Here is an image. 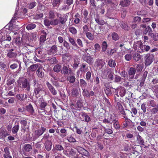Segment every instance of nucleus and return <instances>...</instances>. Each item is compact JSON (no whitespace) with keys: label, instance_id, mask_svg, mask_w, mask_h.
<instances>
[{"label":"nucleus","instance_id":"f257e3e1","mask_svg":"<svg viewBox=\"0 0 158 158\" xmlns=\"http://www.w3.org/2000/svg\"><path fill=\"white\" fill-rule=\"evenodd\" d=\"M19 87L23 89H25L27 92H29L30 88V84L29 81L26 78L22 77L18 81Z\"/></svg>","mask_w":158,"mask_h":158},{"label":"nucleus","instance_id":"09e8293b","mask_svg":"<svg viewBox=\"0 0 158 158\" xmlns=\"http://www.w3.org/2000/svg\"><path fill=\"white\" fill-rule=\"evenodd\" d=\"M15 81L14 79L9 78L6 81V84L7 85H10L13 84Z\"/></svg>","mask_w":158,"mask_h":158},{"label":"nucleus","instance_id":"c03bdc74","mask_svg":"<svg viewBox=\"0 0 158 158\" xmlns=\"http://www.w3.org/2000/svg\"><path fill=\"white\" fill-rule=\"evenodd\" d=\"M107 47V45L106 42L105 41H104L102 42V52H105Z\"/></svg>","mask_w":158,"mask_h":158},{"label":"nucleus","instance_id":"20e7f679","mask_svg":"<svg viewBox=\"0 0 158 158\" xmlns=\"http://www.w3.org/2000/svg\"><path fill=\"white\" fill-rule=\"evenodd\" d=\"M144 59L145 66H148L151 64L153 61L154 60V56L152 54L148 53L145 56Z\"/></svg>","mask_w":158,"mask_h":158},{"label":"nucleus","instance_id":"473e14b6","mask_svg":"<svg viewBox=\"0 0 158 158\" xmlns=\"http://www.w3.org/2000/svg\"><path fill=\"white\" fill-rule=\"evenodd\" d=\"M32 149V147L29 144H26L24 145V149L27 152H29Z\"/></svg>","mask_w":158,"mask_h":158},{"label":"nucleus","instance_id":"e433bc0d","mask_svg":"<svg viewBox=\"0 0 158 158\" xmlns=\"http://www.w3.org/2000/svg\"><path fill=\"white\" fill-rule=\"evenodd\" d=\"M69 31L74 35L76 34L77 33V29L74 27H70L69 28Z\"/></svg>","mask_w":158,"mask_h":158},{"label":"nucleus","instance_id":"5701e85b","mask_svg":"<svg viewBox=\"0 0 158 158\" xmlns=\"http://www.w3.org/2000/svg\"><path fill=\"white\" fill-rule=\"evenodd\" d=\"M130 3V2L128 0H122L120 2V5L123 7L127 6H128Z\"/></svg>","mask_w":158,"mask_h":158},{"label":"nucleus","instance_id":"dca6fc26","mask_svg":"<svg viewBox=\"0 0 158 158\" xmlns=\"http://www.w3.org/2000/svg\"><path fill=\"white\" fill-rule=\"evenodd\" d=\"M117 105L119 111L121 112V114L125 115L126 113L124 110L120 102H117Z\"/></svg>","mask_w":158,"mask_h":158},{"label":"nucleus","instance_id":"ddd939ff","mask_svg":"<svg viewBox=\"0 0 158 158\" xmlns=\"http://www.w3.org/2000/svg\"><path fill=\"white\" fill-rule=\"evenodd\" d=\"M20 123L21 125V131L25 132L26 130L25 127L27 124V121L26 120H23L21 121Z\"/></svg>","mask_w":158,"mask_h":158},{"label":"nucleus","instance_id":"774afa93","mask_svg":"<svg viewBox=\"0 0 158 158\" xmlns=\"http://www.w3.org/2000/svg\"><path fill=\"white\" fill-rule=\"evenodd\" d=\"M132 57V56L131 54H127L125 56V59L128 61L130 60Z\"/></svg>","mask_w":158,"mask_h":158},{"label":"nucleus","instance_id":"69168bd1","mask_svg":"<svg viewBox=\"0 0 158 158\" xmlns=\"http://www.w3.org/2000/svg\"><path fill=\"white\" fill-rule=\"evenodd\" d=\"M127 73L125 71H122L120 73V75L122 77H123L124 79H125L127 77Z\"/></svg>","mask_w":158,"mask_h":158},{"label":"nucleus","instance_id":"a18cd8bd","mask_svg":"<svg viewBox=\"0 0 158 158\" xmlns=\"http://www.w3.org/2000/svg\"><path fill=\"white\" fill-rule=\"evenodd\" d=\"M80 84L82 87H86L87 84L86 81L83 79H80Z\"/></svg>","mask_w":158,"mask_h":158},{"label":"nucleus","instance_id":"f704fd0d","mask_svg":"<svg viewBox=\"0 0 158 158\" xmlns=\"http://www.w3.org/2000/svg\"><path fill=\"white\" fill-rule=\"evenodd\" d=\"M38 64H33L31 65L28 68L29 70H31L32 71H35L38 68Z\"/></svg>","mask_w":158,"mask_h":158},{"label":"nucleus","instance_id":"4468645a","mask_svg":"<svg viewBox=\"0 0 158 158\" xmlns=\"http://www.w3.org/2000/svg\"><path fill=\"white\" fill-rule=\"evenodd\" d=\"M45 148L48 151H49L51 149L52 143L51 141L47 140L44 143Z\"/></svg>","mask_w":158,"mask_h":158},{"label":"nucleus","instance_id":"0e129e2a","mask_svg":"<svg viewBox=\"0 0 158 158\" xmlns=\"http://www.w3.org/2000/svg\"><path fill=\"white\" fill-rule=\"evenodd\" d=\"M122 78L120 76L115 75L114 81L116 82H121L122 80Z\"/></svg>","mask_w":158,"mask_h":158},{"label":"nucleus","instance_id":"6e6552de","mask_svg":"<svg viewBox=\"0 0 158 158\" xmlns=\"http://www.w3.org/2000/svg\"><path fill=\"white\" fill-rule=\"evenodd\" d=\"M143 44L141 41H138L135 42L133 45V48L135 50H138L139 52L141 49H143Z\"/></svg>","mask_w":158,"mask_h":158},{"label":"nucleus","instance_id":"9b49d317","mask_svg":"<svg viewBox=\"0 0 158 158\" xmlns=\"http://www.w3.org/2000/svg\"><path fill=\"white\" fill-rule=\"evenodd\" d=\"M5 153L3 154V156L4 158H12L10 155L9 148L8 147H5L4 149Z\"/></svg>","mask_w":158,"mask_h":158},{"label":"nucleus","instance_id":"052dcab7","mask_svg":"<svg viewBox=\"0 0 158 158\" xmlns=\"http://www.w3.org/2000/svg\"><path fill=\"white\" fill-rule=\"evenodd\" d=\"M80 64V62L77 59L75 60L73 67L74 68H77Z\"/></svg>","mask_w":158,"mask_h":158},{"label":"nucleus","instance_id":"bf43d9fd","mask_svg":"<svg viewBox=\"0 0 158 158\" xmlns=\"http://www.w3.org/2000/svg\"><path fill=\"white\" fill-rule=\"evenodd\" d=\"M152 38L155 41L158 40V33H153V34L152 35V36H151Z\"/></svg>","mask_w":158,"mask_h":158},{"label":"nucleus","instance_id":"bb28decb","mask_svg":"<svg viewBox=\"0 0 158 158\" xmlns=\"http://www.w3.org/2000/svg\"><path fill=\"white\" fill-rule=\"evenodd\" d=\"M95 19L96 22L99 25H103L105 23V22L103 20L99 19V17L98 15H97Z\"/></svg>","mask_w":158,"mask_h":158},{"label":"nucleus","instance_id":"58836bf2","mask_svg":"<svg viewBox=\"0 0 158 158\" xmlns=\"http://www.w3.org/2000/svg\"><path fill=\"white\" fill-rule=\"evenodd\" d=\"M143 67V64H137L136 68L137 72L141 71Z\"/></svg>","mask_w":158,"mask_h":158},{"label":"nucleus","instance_id":"6ab92c4d","mask_svg":"<svg viewBox=\"0 0 158 158\" xmlns=\"http://www.w3.org/2000/svg\"><path fill=\"white\" fill-rule=\"evenodd\" d=\"M42 33L43 34V35H41L40 37V41L41 43H43L46 40L47 34L44 30L42 31Z\"/></svg>","mask_w":158,"mask_h":158},{"label":"nucleus","instance_id":"f8f14e48","mask_svg":"<svg viewBox=\"0 0 158 158\" xmlns=\"http://www.w3.org/2000/svg\"><path fill=\"white\" fill-rule=\"evenodd\" d=\"M44 69L42 68H39L36 71V73L38 77L40 78H43L44 76L43 72Z\"/></svg>","mask_w":158,"mask_h":158},{"label":"nucleus","instance_id":"c9c22d12","mask_svg":"<svg viewBox=\"0 0 158 158\" xmlns=\"http://www.w3.org/2000/svg\"><path fill=\"white\" fill-rule=\"evenodd\" d=\"M37 5V3L35 1L31 2L28 5L29 9H31L33 8Z\"/></svg>","mask_w":158,"mask_h":158},{"label":"nucleus","instance_id":"5fc2aeb1","mask_svg":"<svg viewBox=\"0 0 158 158\" xmlns=\"http://www.w3.org/2000/svg\"><path fill=\"white\" fill-rule=\"evenodd\" d=\"M71 94L73 97H76L78 94V91L77 89H73L72 90Z\"/></svg>","mask_w":158,"mask_h":158},{"label":"nucleus","instance_id":"8fccbe9b","mask_svg":"<svg viewBox=\"0 0 158 158\" xmlns=\"http://www.w3.org/2000/svg\"><path fill=\"white\" fill-rule=\"evenodd\" d=\"M50 50L51 52L54 54L57 52V48L56 45H54L51 48Z\"/></svg>","mask_w":158,"mask_h":158},{"label":"nucleus","instance_id":"4c0bfd02","mask_svg":"<svg viewBox=\"0 0 158 158\" xmlns=\"http://www.w3.org/2000/svg\"><path fill=\"white\" fill-rule=\"evenodd\" d=\"M49 63L51 64H57L58 62L56 57H52L48 60Z\"/></svg>","mask_w":158,"mask_h":158},{"label":"nucleus","instance_id":"338daca9","mask_svg":"<svg viewBox=\"0 0 158 158\" xmlns=\"http://www.w3.org/2000/svg\"><path fill=\"white\" fill-rule=\"evenodd\" d=\"M81 154L87 157H89L90 156L89 152L85 149H84Z\"/></svg>","mask_w":158,"mask_h":158},{"label":"nucleus","instance_id":"1a4fd4ad","mask_svg":"<svg viewBox=\"0 0 158 158\" xmlns=\"http://www.w3.org/2000/svg\"><path fill=\"white\" fill-rule=\"evenodd\" d=\"M143 35H148L150 36H152L153 32L152 28L149 26H147L143 30Z\"/></svg>","mask_w":158,"mask_h":158},{"label":"nucleus","instance_id":"3c124183","mask_svg":"<svg viewBox=\"0 0 158 158\" xmlns=\"http://www.w3.org/2000/svg\"><path fill=\"white\" fill-rule=\"evenodd\" d=\"M7 56L11 58L15 57L17 56V54L14 52H9L7 54Z\"/></svg>","mask_w":158,"mask_h":158},{"label":"nucleus","instance_id":"9d476101","mask_svg":"<svg viewBox=\"0 0 158 158\" xmlns=\"http://www.w3.org/2000/svg\"><path fill=\"white\" fill-rule=\"evenodd\" d=\"M72 73V69L71 68L66 66H64L62 68V73L65 75L68 74H71Z\"/></svg>","mask_w":158,"mask_h":158},{"label":"nucleus","instance_id":"2eb2a0df","mask_svg":"<svg viewBox=\"0 0 158 158\" xmlns=\"http://www.w3.org/2000/svg\"><path fill=\"white\" fill-rule=\"evenodd\" d=\"M80 71L82 73H85L88 71V67L86 64L83 63L81 65Z\"/></svg>","mask_w":158,"mask_h":158},{"label":"nucleus","instance_id":"e2e57ef3","mask_svg":"<svg viewBox=\"0 0 158 158\" xmlns=\"http://www.w3.org/2000/svg\"><path fill=\"white\" fill-rule=\"evenodd\" d=\"M55 15L53 11L51 10L49 12V18L50 19H53L55 18Z\"/></svg>","mask_w":158,"mask_h":158},{"label":"nucleus","instance_id":"a878e982","mask_svg":"<svg viewBox=\"0 0 158 158\" xmlns=\"http://www.w3.org/2000/svg\"><path fill=\"white\" fill-rule=\"evenodd\" d=\"M119 94L120 95L121 97H123L126 94V89L124 87H121L119 89Z\"/></svg>","mask_w":158,"mask_h":158},{"label":"nucleus","instance_id":"a19ab883","mask_svg":"<svg viewBox=\"0 0 158 158\" xmlns=\"http://www.w3.org/2000/svg\"><path fill=\"white\" fill-rule=\"evenodd\" d=\"M36 27V25L33 23L28 24L26 27V28L28 30H31L35 28Z\"/></svg>","mask_w":158,"mask_h":158},{"label":"nucleus","instance_id":"de8ad7c7","mask_svg":"<svg viewBox=\"0 0 158 158\" xmlns=\"http://www.w3.org/2000/svg\"><path fill=\"white\" fill-rule=\"evenodd\" d=\"M158 111V105H157L156 107L153 108L150 110V112L152 114H156Z\"/></svg>","mask_w":158,"mask_h":158},{"label":"nucleus","instance_id":"13d9d810","mask_svg":"<svg viewBox=\"0 0 158 158\" xmlns=\"http://www.w3.org/2000/svg\"><path fill=\"white\" fill-rule=\"evenodd\" d=\"M77 105L78 108H81L83 106V102L82 100H79L77 102Z\"/></svg>","mask_w":158,"mask_h":158},{"label":"nucleus","instance_id":"7ed1b4c3","mask_svg":"<svg viewBox=\"0 0 158 158\" xmlns=\"http://www.w3.org/2000/svg\"><path fill=\"white\" fill-rule=\"evenodd\" d=\"M46 128L41 127L40 129L36 130L33 135V139H35L38 138L43 134L46 131Z\"/></svg>","mask_w":158,"mask_h":158},{"label":"nucleus","instance_id":"c85d7f7f","mask_svg":"<svg viewBox=\"0 0 158 158\" xmlns=\"http://www.w3.org/2000/svg\"><path fill=\"white\" fill-rule=\"evenodd\" d=\"M76 78L74 76L70 75L67 77V80L70 83H73L75 81Z\"/></svg>","mask_w":158,"mask_h":158},{"label":"nucleus","instance_id":"0eeeda50","mask_svg":"<svg viewBox=\"0 0 158 158\" xmlns=\"http://www.w3.org/2000/svg\"><path fill=\"white\" fill-rule=\"evenodd\" d=\"M46 84L50 91L53 95H56L57 94V92L52 85L48 81L46 82Z\"/></svg>","mask_w":158,"mask_h":158},{"label":"nucleus","instance_id":"2f4dec72","mask_svg":"<svg viewBox=\"0 0 158 158\" xmlns=\"http://www.w3.org/2000/svg\"><path fill=\"white\" fill-rule=\"evenodd\" d=\"M16 98L20 101L25 100V95L24 94H18L16 96Z\"/></svg>","mask_w":158,"mask_h":158},{"label":"nucleus","instance_id":"4be33fe9","mask_svg":"<svg viewBox=\"0 0 158 158\" xmlns=\"http://www.w3.org/2000/svg\"><path fill=\"white\" fill-rule=\"evenodd\" d=\"M133 58L135 61H138L141 60V56L138 53H135L133 56Z\"/></svg>","mask_w":158,"mask_h":158},{"label":"nucleus","instance_id":"79ce46f5","mask_svg":"<svg viewBox=\"0 0 158 158\" xmlns=\"http://www.w3.org/2000/svg\"><path fill=\"white\" fill-rule=\"evenodd\" d=\"M121 26L122 28L125 30H128L129 29V27L127 24L123 22H122Z\"/></svg>","mask_w":158,"mask_h":158},{"label":"nucleus","instance_id":"f3484780","mask_svg":"<svg viewBox=\"0 0 158 158\" xmlns=\"http://www.w3.org/2000/svg\"><path fill=\"white\" fill-rule=\"evenodd\" d=\"M84 60L89 64H93V58L90 56H86L84 58Z\"/></svg>","mask_w":158,"mask_h":158},{"label":"nucleus","instance_id":"39448f33","mask_svg":"<svg viewBox=\"0 0 158 158\" xmlns=\"http://www.w3.org/2000/svg\"><path fill=\"white\" fill-rule=\"evenodd\" d=\"M97 67L99 69H102V71H103V68L105 65L106 66V63L102 59H99L97 61ZM105 70L106 71H108L109 69L108 67H106L105 66Z\"/></svg>","mask_w":158,"mask_h":158},{"label":"nucleus","instance_id":"680f3d73","mask_svg":"<svg viewBox=\"0 0 158 158\" xmlns=\"http://www.w3.org/2000/svg\"><path fill=\"white\" fill-rule=\"evenodd\" d=\"M67 139L68 141L70 143L76 142L75 139L71 136H68L67 137Z\"/></svg>","mask_w":158,"mask_h":158},{"label":"nucleus","instance_id":"393cba45","mask_svg":"<svg viewBox=\"0 0 158 158\" xmlns=\"http://www.w3.org/2000/svg\"><path fill=\"white\" fill-rule=\"evenodd\" d=\"M61 69V66L59 64H56L54 66V71L56 73L59 72Z\"/></svg>","mask_w":158,"mask_h":158},{"label":"nucleus","instance_id":"6e6d98bb","mask_svg":"<svg viewBox=\"0 0 158 158\" xmlns=\"http://www.w3.org/2000/svg\"><path fill=\"white\" fill-rule=\"evenodd\" d=\"M125 94L126 96V98L128 100L131 99L132 98V93L131 92L127 91L126 92Z\"/></svg>","mask_w":158,"mask_h":158},{"label":"nucleus","instance_id":"49530a36","mask_svg":"<svg viewBox=\"0 0 158 158\" xmlns=\"http://www.w3.org/2000/svg\"><path fill=\"white\" fill-rule=\"evenodd\" d=\"M51 21V25L53 26H56L59 23V19H53Z\"/></svg>","mask_w":158,"mask_h":158},{"label":"nucleus","instance_id":"864d4df0","mask_svg":"<svg viewBox=\"0 0 158 158\" xmlns=\"http://www.w3.org/2000/svg\"><path fill=\"white\" fill-rule=\"evenodd\" d=\"M60 0H53L52 5L53 7L58 6L60 3Z\"/></svg>","mask_w":158,"mask_h":158},{"label":"nucleus","instance_id":"b1692460","mask_svg":"<svg viewBox=\"0 0 158 158\" xmlns=\"http://www.w3.org/2000/svg\"><path fill=\"white\" fill-rule=\"evenodd\" d=\"M63 147L60 144H56L54 148H53L52 151L54 152L55 150L62 151L64 150Z\"/></svg>","mask_w":158,"mask_h":158},{"label":"nucleus","instance_id":"7c9ffc66","mask_svg":"<svg viewBox=\"0 0 158 158\" xmlns=\"http://www.w3.org/2000/svg\"><path fill=\"white\" fill-rule=\"evenodd\" d=\"M19 128V123L15 125L12 129V132L13 134H16L18 131Z\"/></svg>","mask_w":158,"mask_h":158},{"label":"nucleus","instance_id":"603ef678","mask_svg":"<svg viewBox=\"0 0 158 158\" xmlns=\"http://www.w3.org/2000/svg\"><path fill=\"white\" fill-rule=\"evenodd\" d=\"M83 96H85L87 98H89V92L87 89H84L83 90Z\"/></svg>","mask_w":158,"mask_h":158},{"label":"nucleus","instance_id":"423d86ee","mask_svg":"<svg viewBox=\"0 0 158 158\" xmlns=\"http://www.w3.org/2000/svg\"><path fill=\"white\" fill-rule=\"evenodd\" d=\"M136 72L135 68L131 67L130 68L128 71V74L129 77L128 78V80L130 81L134 77V75Z\"/></svg>","mask_w":158,"mask_h":158},{"label":"nucleus","instance_id":"f03ea898","mask_svg":"<svg viewBox=\"0 0 158 158\" xmlns=\"http://www.w3.org/2000/svg\"><path fill=\"white\" fill-rule=\"evenodd\" d=\"M34 86L35 88L34 90V93L36 97H39L40 96L41 92H42L43 87L41 85L37 83L36 80L34 81Z\"/></svg>","mask_w":158,"mask_h":158},{"label":"nucleus","instance_id":"c756f323","mask_svg":"<svg viewBox=\"0 0 158 158\" xmlns=\"http://www.w3.org/2000/svg\"><path fill=\"white\" fill-rule=\"evenodd\" d=\"M108 65L111 68H114L116 66V63L114 60L110 59L108 62Z\"/></svg>","mask_w":158,"mask_h":158},{"label":"nucleus","instance_id":"aec40b11","mask_svg":"<svg viewBox=\"0 0 158 158\" xmlns=\"http://www.w3.org/2000/svg\"><path fill=\"white\" fill-rule=\"evenodd\" d=\"M39 102L40 103V106L41 108H44L47 105V103L44 101L42 98H39Z\"/></svg>","mask_w":158,"mask_h":158},{"label":"nucleus","instance_id":"412c9836","mask_svg":"<svg viewBox=\"0 0 158 158\" xmlns=\"http://www.w3.org/2000/svg\"><path fill=\"white\" fill-rule=\"evenodd\" d=\"M137 139L139 143V144L144 145V141L142 137L139 135H136Z\"/></svg>","mask_w":158,"mask_h":158},{"label":"nucleus","instance_id":"cd10ccee","mask_svg":"<svg viewBox=\"0 0 158 158\" xmlns=\"http://www.w3.org/2000/svg\"><path fill=\"white\" fill-rule=\"evenodd\" d=\"M67 19V18L65 16L60 17L59 18V23L61 24H63L65 23Z\"/></svg>","mask_w":158,"mask_h":158},{"label":"nucleus","instance_id":"72a5a7b5","mask_svg":"<svg viewBox=\"0 0 158 158\" xmlns=\"http://www.w3.org/2000/svg\"><path fill=\"white\" fill-rule=\"evenodd\" d=\"M68 38L69 42L73 45L75 46L76 47H78V46L73 38L70 36Z\"/></svg>","mask_w":158,"mask_h":158},{"label":"nucleus","instance_id":"4d7b16f0","mask_svg":"<svg viewBox=\"0 0 158 158\" xmlns=\"http://www.w3.org/2000/svg\"><path fill=\"white\" fill-rule=\"evenodd\" d=\"M111 35L113 39L114 40H117L119 39V36L116 33L114 32Z\"/></svg>","mask_w":158,"mask_h":158},{"label":"nucleus","instance_id":"37998d69","mask_svg":"<svg viewBox=\"0 0 158 158\" xmlns=\"http://www.w3.org/2000/svg\"><path fill=\"white\" fill-rule=\"evenodd\" d=\"M87 38L90 40H93L94 39V36L91 33L88 32L86 34Z\"/></svg>","mask_w":158,"mask_h":158},{"label":"nucleus","instance_id":"a211bd4d","mask_svg":"<svg viewBox=\"0 0 158 158\" xmlns=\"http://www.w3.org/2000/svg\"><path fill=\"white\" fill-rule=\"evenodd\" d=\"M26 109L28 112L30 113L31 114H33L34 111L32 106L31 104L26 106Z\"/></svg>","mask_w":158,"mask_h":158},{"label":"nucleus","instance_id":"ea45409f","mask_svg":"<svg viewBox=\"0 0 158 158\" xmlns=\"http://www.w3.org/2000/svg\"><path fill=\"white\" fill-rule=\"evenodd\" d=\"M113 123H114V126L115 128L118 129L120 128L119 123L117 120L115 119Z\"/></svg>","mask_w":158,"mask_h":158}]
</instances>
